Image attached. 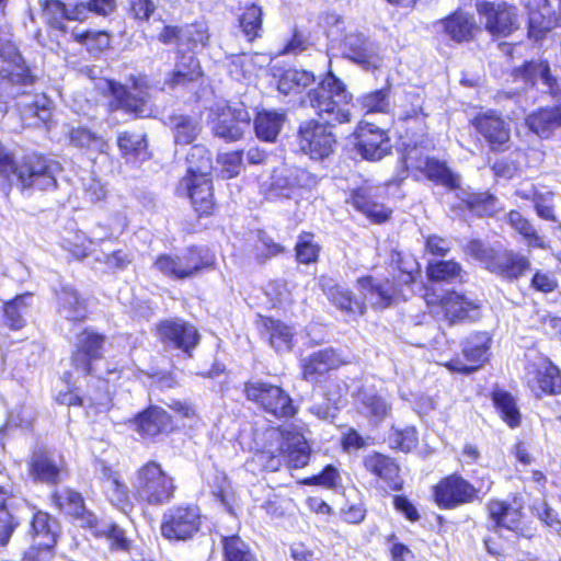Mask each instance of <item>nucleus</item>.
Wrapping results in <instances>:
<instances>
[{
	"mask_svg": "<svg viewBox=\"0 0 561 561\" xmlns=\"http://www.w3.org/2000/svg\"><path fill=\"white\" fill-rule=\"evenodd\" d=\"M393 278L398 279V285H390L386 279L380 282L371 276L359 278L358 289L365 299L377 308H387L400 297L405 299L402 286L412 284L420 274V264L411 254L394 252L391 255Z\"/></svg>",
	"mask_w": 561,
	"mask_h": 561,
	"instance_id": "nucleus-1",
	"label": "nucleus"
},
{
	"mask_svg": "<svg viewBox=\"0 0 561 561\" xmlns=\"http://www.w3.org/2000/svg\"><path fill=\"white\" fill-rule=\"evenodd\" d=\"M307 102L324 124L335 125L351 121V95L344 83L331 71L308 93Z\"/></svg>",
	"mask_w": 561,
	"mask_h": 561,
	"instance_id": "nucleus-2",
	"label": "nucleus"
},
{
	"mask_svg": "<svg viewBox=\"0 0 561 561\" xmlns=\"http://www.w3.org/2000/svg\"><path fill=\"white\" fill-rule=\"evenodd\" d=\"M60 171L58 162L41 156H30L20 165H15L12 156L0 146V176L9 179L13 174L24 188H54L57 184L56 175Z\"/></svg>",
	"mask_w": 561,
	"mask_h": 561,
	"instance_id": "nucleus-3",
	"label": "nucleus"
},
{
	"mask_svg": "<svg viewBox=\"0 0 561 561\" xmlns=\"http://www.w3.org/2000/svg\"><path fill=\"white\" fill-rule=\"evenodd\" d=\"M135 495L138 500L151 505L169 502L173 497V479L154 461L139 468L134 482Z\"/></svg>",
	"mask_w": 561,
	"mask_h": 561,
	"instance_id": "nucleus-4",
	"label": "nucleus"
},
{
	"mask_svg": "<svg viewBox=\"0 0 561 561\" xmlns=\"http://www.w3.org/2000/svg\"><path fill=\"white\" fill-rule=\"evenodd\" d=\"M244 392L249 400L276 417H289L296 413L290 397L278 386L263 381L248 382Z\"/></svg>",
	"mask_w": 561,
	"mask_h": 561,
	"instance_id": "nucleus-5",
	"label": "nucleus"
},
{
	"mask_svg": "<svg viewBox=\"0 0 561 561\" xmlns=\"http://www.w3.org/2000/svg\"><path fill=\"white\" fill-rule=\"evenodd\" d=\"M201 528V513L196 506H175L169 508L162 517L161 535L168 540H187Z\"/></svg>",
	"mask_w": 561,
	"mask_h": 561,
	"instance_id": "nucleus-6",
	"label": "nucleus"
},
{
	"mask_svg": "<svg viewBox=\"0 0 561 561\" xmlns=\"http://www.w3.org/2000/svg\"><path fill=\"white\" fill-rule=\"evenodd\" d=\"M211 113L213 131L225 140H239L250 126L251 116L243 104H217Z\"/></svg>",
	"mask_w": 561,
	"mask_h": 561,
	"instance_id": "nucleus-7",
	"label": "nucleus"
},
{
	"mask_svg": "<svg viewBox=\"0 0 561 561\" xmlns=\"http://www.w3.org/2000/svg\"><path fill=\"white\" fill-rule=\"evenodd\" d=\"M211 263V259L204 256L202 250L193 248L181 255L158 256L154 267L170 278L184 279L194 276Z\"/></svg>",
	"mask_w": 561,
	"mask_h": 561,
	"instance_id": "nucleus-8",
	"label": "nucleus"
},
{
	"mask_svg": "<svg viewBox=\"0 0 561 561\" xmlns=\"http://www.w3.org/2000/svg\"><path fill=\"white\" fill-rule=\"evenodd\" d=\"M434 501L444 510H451L478 499L476 486L458 474L442 479L434 486Z\"/></svg>",
	"mask_w": 561,
	"mask_h": 561,
	"instance_id": "nucleus-9",
	"label": "nucleus"
},
{
	"mask_svg": "<svg viewBox=\"0 0 561 561\" xmlns=\"http://www.w3.org/2000/svg\"><path fill=\"white\" fill-rule=\"evenodd\" d=\"M341 49L344 58L366 71H375L382 66L383 60L379 54L378 46L362 33H347L343 39Z\"/></svg>",
	"mask_w": 561,
	"mask_h": 561,
	"instance_id": "nucleus-10",
	"label": "nucleus"
},
{
	"mask_svg": "<svg viewBox=\"0 0 561 561\" xmlns=\"http://www.w3.org/2000/svg\"><path fill=\"white\" fill-rule=\"evenodd\" d=\"M298 144L310 158L323 159L333 152L336 140L324 124L309 121L299 128Z\"/></svg>",
	"mask_w": 561,
	"mask_h": 561,
	"instance_id": "nucleus-11",
	"label": "nucleus"
},
{
	"mask_svg": "<svg viewBox=\"0 0 561 561\" xmlns=\"http://www.w3.org/2000/svg\"><path fill=\"white\" fill-rule=\"evenodd\" d=\"M477 10L484 19L485 30L493 36H508L519 26L515 7L483 1L477 4Z\"/></svg>",
	"mask_w": 561,
	"mask_h": 561,
	"instance_id": "nucleus-12",
	"label": "nucleus"
},
{
	"mask_svg": "<svg viewBox=\"0 0 561 561\" xmlns=\"http://www.w3.org/2000/svg\"><path fill=\"white\" fill-rule=\"evenodd\" d=\"M471 124L491 150H505L511 139V128L500 114L491 110L481 112L472 118Z\"/></svg>",
	"mask_w": 561,
	"mask_h": 561,
	"instance_id": "nucleus-13",
	"label": "nucleus"
},
{
	"mask_svg": "<svg viewBox=\"0 0 561 561\" xmlns=\"http://www.w3.org/2000/svg\"><path fill=\"white\" fill-rule=\"evenodd\" d=\"M490 342L491 339L485 332L472 334L467 339L462 350L467 363L456 358L444 364L445 367L451 371L463 374L477 370L488 360Z\"/></svg>",
	"mask_w": 561,
	"mask_h": 561,
	"instance_id": "nucleus-14",
	"label": "nucleus"
},
{
	"mask_svg": "<svg viewBox=\"0 0 561 561\" xmlns=\"http://www.w3.org/2000/svg\"><path fill=\"white\" fill-rule=\"evenodd\" d=\"M356 138L357 150L366 160L377 161L390 152V139L378 126L360 123L356 129Z\"/></svg>",
	"mask_w": 561,
	"mask_h": 561,
	"instance_id": "nucleus-15",
	"label": "nucleus"
},
{
	"mask_svg": "<svg viewBox=\"0 0 561 561\" xmlns=\"http://www.w3.org/2000/svg\"><path fill=\"white\" fill-rule=\"evenodd\" d=\"M180 196H187L199 215L210 214L214 207L210 176H184L176 188Z\"/></svg>",
	"mask_w": 561,
	"mask_h": 561,
	"instance_id": "nucleus-16",
	"label": "nucleus"
},
{
	"mask_svg": "<svg viewBox=\"0 0 561 561\" xmlns=\"http://www.w3.org/2000/svg\"><path fill=\"white\" fill-rule=\"evenodd\" d=\"M104 337L93 331L84 330L77 342V350L71 357L72 366L79 375L85 376L94 371L93 364L101 358Z\"/></svg>",
	"mask_w": 561,
	"mask_h": 561,
	"instance_id": "nucleus-17",
	"label": "nucleus"
},
{
	"mask_svg": "<svg viewBox=\"0 0 561 561\" xmlns=\"http://www.w3.org/2000/svg\"><path fill=\"white\" fill-rule=\"evenodd\" d=\"M513 76L526 87H533L540 81L552 96H561V81L551 75L549 62L546 60L526 61L514 70Z\"/></svg>",
	"mask_w": 561,
	"mask_h": 561,
	"instance_id": "nucleus-18",
	"label": "nucleus"
},
{
	"mask_svg": "<svg viewBox=\"0 0 561 561\" xmlns=\"http://www.w3.org/2000/svg\"><path fill=\"white\" fill-rule=\"evenodd\" d=\"M62 469V461H58L55 455L45 448L35 449L28 460L30 476L35 481L47 484L58 483Z\"/></svg>",
	"mask_w": 561,
	"mask_h": 561,
	"instance_id": "nucleus-19",
	"label": "nucleus"
},
{
	"mask_svg": "<svg viewBox=\"0 0 561 561\" xmlns=\"http://www.w3.org/2000/svg\"><path fill=\"white\" fill-rule=\"evenodd\" d=\"M523 508L524 502L517 496H514L511 502L492 500L488 504L489 515L495 526L513 531L522 529Z\"/></svg>",
	"mask_w": 561,
	"mask_h": 561,
	"instance_id": "nucleus-20",
	"label": "nucleus"
},
{
	"mask_svg": "<svg viewBox=\"0 0 561 561\" xmlns=\"http://www.w3.org/2000/svg\"><path fill=\"white\" fill-rule=\"evenodd\" d=\"M158 334L163 343L188 352L198 343L199 335L193 325L183 321L165 320L158 325Z\"/></svg>",
	"mask_w": 561,
	"mask_h": 561,
	"instance_id": "nucleus-21",
	"label": "nucleus"
},
{
	"mask_svg": "<svg viewBox=\"0 0 561 561\" xmlns=\"http://www.w3.org/2000/svg\"><path fill=\"white\" fill-rule=\"evenodd\" d=\"M270 436L279 440V451L287 457L290 467L298 469L308 463L310 448L300 433L273 430Z\"/></svg>",
	"mask_w": 561,
	"mask_h": 561,
	"instance_id": "nucleus-22",
	"label": "nucleus"
},
{
	"mask_svg": "<svg viewBox=\"0 0 561 561\" xmlns=\"http://www.w3.org/2000/svg\"><path fill=\"white\" fill-rule=\"evenodd\" d=\"M30 534L33 539L31 547L50 553L57 542L59 524L56 518L45 512H37L32 519Z\"/></svg>",
	"mask_w": 561,
	"mask_h": 561,
	"instance_id": "nucleus-23",
	"label": "nucleus"
},
{
	"mask_svg": "<svg viewBox=\"0 0 561 561\" xmlns=\"http://www.w3.org/2000/svg\"><path fill=\"white\" fill-rule=\"evenodd\" d=\"M486 268L502 277L516 279L520 277L525 271L530 268L529 260L514 251L496 252L494 256L486 262Z\"/></svg>",
	"mask_w": 561,
	"mask_h": 561,
	"instance_id": "nucleus-24",
	"label": "nucleus"
},
{
	"mask_svg": "<svg viewBox=\"0 0 561 561\" xmlns=\"http://www.w3.org/2000/svg\"><path fill=\"white\" fill-rule=\"evenodd\" d=\"M111 90L117 96L119 106L126 112L136 116L150 115L149 93L142 79L135 81L129 91H125L123 88L116 89L113 84H111Z\"/></svg>",
	"mask_w": 561,
	"mask_h": 561,
	"instance_id": "nucleus-25",
	"label": "nucleus"
},
{
	"mask_svg": "<svg viewBox=\"0 0 561 561\" xmlns=\"http://www.w3.org/2000/svg\"><path fill=\"white\" fill-rule=\"evenodd\" d=\"M342 364V359L334 350L318 351L301 360L302 375L306 380L314 381L319 376L339 368Z\"/></svg>",
	"mask_w": 561,
	"mask_h": 561,
	"instance_id": "nucleus-26",
	"label": "nucleus"
},
{
	"mask_svg": "<svg viewBox=\"0 0 561 561\" xmlns=\"http://www.w3.org/2000/svg\"><path fill=\"white\" fill-rule=\"evenodd\" d=\"M358 400L362 413L375 425L381 423L391 411V403L387 396L373 389L366 387L360 389Z\"/></svg>",
	"mask_w": 561,
	"mask_h": 561,
	"instance_id": "nucleus-27",
	"label": "nucleus"
},
{
	"mask_svg": "<svg viewBox=\"0 0 561 561\" xmlns=\"http://www.w3.org/2000/svg\"><path fill=\"white\" fill-rule=\"evenodd\" d=\"M95 472L103 481V489L112 504L125 511L129 502V492L125 483L103 461L95 465Z\"/></svg>",
	"mask_w": 561,
	"mask_h": 561,
	"instance_id": "nucleus-28",
	"label": "nucleus"
},
{
	"mask_svg": "<svg viewBox=\"0 0 561 561\" xmlns=\"http://www.w3.org/2000/svg\"><path fill=\"white\" fill-rule=\"evenodd\" d=\"M477 308V305L463 296L457 293H448L439 300L433 312L436 317L443 314L444 319L451 325L458 320L469 318V312Z\"/></svg>",
	"mask_w": 561,
	"mask_h": 561,
	"instance_id": "nucleus-29",
	"label": "nucleus"
},
{
	"mask_svg": "<svg viewBox=\"0 0 561 561\" xmlns=\"http://www.w3.org/2000/svg\"><path fill=\"white\" fill-rule=\"evenodd\" d=\"M134 425L142 437H154L172 428L170 415L160 408H151L140 413L135 419Z\"/></svg>",
	"mask_w": 561,
	"mask_h": 561,
	"instance_id": "nucleus-30",
	"label": "nucleus"
},
{
	"mask_svg": "<svg viewBox=\"0 0 561 561\" xmlns=\"http://www.w3.org/2000/svg\"><path fill=\"white\" fill-rule=\"evenodd\" d=\"M321 287L329 300L341 310L350 314H363L365 312L364 302L355 299L348 289L333 284L332 279L323 277Z\"/></svg>",
	"mask_w": 561,
	"mask_h": 561,
	"instance_id": "nucleus-31",
	"label": "nucleus"
},
{
	"mask_svg": "<svg viewBox=\"0 0 561 561\" xmlns=\"http://www.w3.org/2000/svg\"><path fill=\"white\" fill-rule=\"evenodd\" d=\"M201 75L202 71L197 58L192 54L183 55L165 80V84L169 88L184 85L187 82L197 80Z\"/></svg>",
	"mask_w": 561,
	"mask_h": 561,
	"instance_id": "nucleus-32",
	"label": "nucleus"
},
{
	"mask_svg": "<svg viewBox=\"0 0 561 561\" xmlns=\"http://www.w3.org/2000/svg\"><path fill=\"white\" fill-rule=\"evenodd\" d=\"M526 124L536 135L546 138L553 128L561 126V106L535 112L526 118Z\"/></svg>",
	"mask_w": 561,
	"mask_h": 561,
	"instance_id": "nucleus-33",
	"label": "nucleus"
},
{
	"mask_svg": "<svg viewBox=\"0 0 561 561\" xmlns=\"http://www.w3.org/2000/svg\"><path fill=\"white\" fill-rule=\"evenodd\" d=\"M299 174L305 175V171L286 168L275 170L270 183V197L289 198L299 185Z\"/></svg>",
	"mask_w": 561,
	"mask_h": 561,
	"instance_id": "nucleus-34",
	"label": "nucleus"
},
{
	"mask_svg": "<svg viewBox=\"0 0 561 561\" xmlns=\"http://www.w3.org/2000/svg\"><path fill=\"white\" fill-rule=\"evenodd\" d=\"M285 114L276 111H262L254 119L256 136L264 141H275L283 124Z\"/></svg>",
	"mask_w": 561,
	"mask_h": 561,
	"instance_id": "nucleus-35",
	"label": "nucleus"
},
{
	"mask_svg": "<svg viewBox=\"0 0 561 561\" xmlns=\"http://www.w3.org/2000/svg\"><path fill=\"white\" fill-rule=\"evenodd\" d=\"M313 82V73L306 70L287 69L280 75L277 83V89L280 93L285 95L296 94L300 93L304 89H306Z\"/></svg>",
	"mask_w": 561,
	"mask_h": 561,
	"instance_id": "nucleus-36",
	"label": "nucleus"
},
{
	"mask_svg": "<svg viewBox=\"0 0 561 561\" xmlns=\"http://www.w3.org/2000/svg\"><path fill=\"white\" fill-rule=\"evenodd\" d=\"M32 300L33 295L25 293L4 304L3 311L7 325L14 330L21 329L25 323V317L28 314Z\"/></svg>",
	"mask_w": 561,
	"mask_h": 561,
	"instance_id": "nucleus-37",
	"label": "nucleus"
},
{
	"mask_svg": "<svg viewBox=\"0 0 561 561\" xmlns=\"http://www.w3.org/2000/svg\"><path fill=\"white\" fill-rule=\"evenodd\" d=\"M59 313L70 321H81L87 317L84 304L77 291L70 287H64L58 294Z\"/></svg>",
	"mask_w": 561,
	"mask_h": 561,
	"instance_id": "nucleus-38",
	"label": "nucleus"
},
{
	"mask_svg": "<svg viewBox=\"0 0 561 561\" xmlns=\"http://www.w3.org/2000/svg\"><path fill=\"white\" fill-rule=\"evenodd\" d=\"M106 238L107 234L99 236L95 232V230L92 231L91 238H88L82 231H76L69 233L68 237H64L61 245L72 256L77 259H82L88 255L92 244H98L99 242L105 240Z\"/></svg>",
	"mask_w": 561,
	"mask_h": 561,
	"instance_id": "nucleus-39",
	"label": "nucleus"
},
{
	"mask_svg": "<svg viewBox=\"0 0 561 561\" xmlns=\"http://www.w3.org/2000/svg\"><path fill=\"white\" fill-rule=\"evenodd\" d=\"M259 54H241L232 57L229 64V72L237 80H247L255 76L257 69L262 67Z\"/></svg>",
	"mask_w": 561,
	"mask_h": 561,
	"instance_id": "nucleus-40",
	"label": "nucleus"
},
{
	"mask_svg": "<svg viewBox=\"0 0 561 561\" xmlns=\"http://www.w3.org/2000/svg\"><path fill=\"white\" fill-rule=\"evenodd\" d=\"M445 32L456 42L468 41L474 28L471 16L463 13H455L443 21Z\"/></svg>",
	"mask_w": 561,
	"mask_h": 561,
	"instance_id": "nucleus-41",
	"label": "nucleus"
},
{
	"mask_svg": "<svg viewBox=\"0 0 561 561\" xmlns=\"http://www.w3.org/2000/svg\"><path fill=\"white\" fill-rule=\"evenodd\" d=\"M171 125L176 145L193 142L201 130L198 122L185 115L171 117Z\"/></svg>",
	"mask_w": 561,
	"mask_h": 561,
	"instance_id": "nucleus-42",
	"label": "nucleus"
},
{
	"mask_svg": "<svg viewBox=\"0 0 561 561\" xmlns=\"http://www.w3.org/2000/svg\"><path fill=\"white\" fill-rule=\"evenodd\" d=\"M421 172L431 181L442 184L446 187L454 188L458 186V178L446 167L445 163L426 159Z\"/></svg>",
	"mask_w": 561,
	"mask_h": 561,
	"instance_id": "nucleus-43",
	"label": "nucleus"
},
{
	"mask_svg": "<svg viewBox=\"0 0 561 561\" xmlns=\"http://www.w3.org/2000/svg\"><path fill=\"white\" fill-rule=\"evenodd\" d=\"M538 389L542 393L561 392V370L550 362H545L537 371Z\"/></svg>",
	"mask_w": 561,
	"mask_h": 561,
	"instance_id": "nucleus-44",
	"label": "nucleus"
},
{
	"mask_svg": "<svg viewBox=\"0 0 561 561\" xmlns=\"http://www.w3.org/2000/svg\"><path fill=\"white\" fill-rule=\"evenodd\" d=\"M262 9L256 4H251L244 9L239 16V25L249 42L261 36L262 31Z\"/></svg>",
	"mask_w": 561,
	"mask_h": 561,
	"instance_id": "nucleus-45",
	"label": "nucleus"
},
{
	"mask_svg": "<svg viewBox=\"0 0 561 561\" xmlns=\"http://www.w3.org/2000/svg\"><path fill=\"white\" fill-rule=\"evenodd\" d=\"M270 334V343L277 352H287L293 347V332L285 323L268 319L265 322Z\"/></svg>",
	"mask_w": 561,
	"mask_h": 561,
	"instance_id": "nucleus-46",
	"label": "nucleus"
},
{
	"mask_svg": "<svg viewBox=\"0 0 561 561\" xmlns=\"http://www.w3.org/2000/svg\"><path fill=\"white\" fill-rule=\"evenodd\" d=\"M187 160V174L185 176H210L211 159L203 146H193L186 157Z\"/></svg>",
	"mask_w": 561,
	"mask_h": 561,
	"instance_id": "nucleus-47",
	"label": "nucleus"
},
{
	"mask_svg": "<svg viewBox=\"0 0 561 561\" xmlns=\"http://www.w3.org/2000/svg\"><path fill=\"white\" fill-rule=\"evenodd\" d=\"M73 39L85 46L91 54H99L111 45V35L104 31H73Z\"/></svg>",
	"mask_w": 561,
	"mask_h": 561,
	"instance_id": "nucleus-48",
	"label": "nucleus"
},
{
	"mask_svg": "<svg viewBox=\"0 0 561 561\" xmlns=\"http://www.w3.org/2000/svg\"><path fill=\"white\" fill-rule=\"evenodd\" d=\"M493 401L501 413L502 419L511 426H517L520 422V414L514 398L502 390L493 392Z\"/></svg>",
	"mask_w": 561,
	"mask_h": 561,
	"instance_id": "nucleus-49",
	"label": "nucleus"
},
{
	"mask_svg": "<svg viewBox=\"0 0 561 561\" xmlns=\"http://www.w3.org/2000/svg\"><path fill=\"white\" fill-rule=\"evenodd\" d=\"M71 144L77 147L87 148L95 152H104L107 148L106 141L84 127L72 128L69 131Z\"/></svg>",
	"mask_w": 561,
	"mask_h": 561,
	"instance_id": "nucleus-50",
	"label": "nucleus"
},
{
	"mask_svg": "<svg viewBox=\"0 0 561 561\" xmlns=\"http://www.w3.org/2000/svg\"><path fill=\"white\" fill-rule=\"evenodd\" d=\"M423 99L415 93H405L396 105L393 115L402 122L417 118L422 115Z\"/></svg>",
	"mask_w": 561,
	"mask_h": 561,
	"instance_id": "nucleus-51",
	"label": "nucleus"
},
{
	"mask_svg": "<svg viewBox=\"0 0 561 561\" xmlns=\"http://www.w3.org/2000/svg\"><path fill=\"white\" fill-rule=\"evenodd\" d=\"M366 113H389L391 110L390 89L383 88L364 94L359 99Z\"/></svg>",
	"mask_w": 561,
	"mask_h": 561,
	"instance_id": "nucleus-52",
	"label": "nucleus"
},
{
	"mask_svg": "<svg viewBox=\"0 0 561 561\" xmlns=\"http://www.w3.org/2000/svg\"><path fill=\"white\" fill-rule=\"evenodd\" d=\"M510 225L519 232L527 241L528 247L545 249L546 244L540 236L536 232L530 222L525 219L518 211L508 214Z\"/></svg>",
	"mask_w": 561,
	"mask_h": 561,
	"instance_id": "nucleus-53",
	"label": "nucleus"
},
{
	"mask_svg": "<svg viewBox=\"0 0 561 561\" xmlns=\"http://www.w3.org/2000/svg\"><path fill=\"white\" fill-rule=\"evenodd\" d=\"M462 201L479 216H491L496 210V198L489 193H465Z\"/></svg>",
	"mask_w": 561,
	"mask_h": 561,
	"instance_id": "nucleus-54",
	"label": "nucleus"
},
{
	"mask_svg": "<svg viewBox=\"0 0 561 561\" xmlns=\"http://www.w3.org/2000/svg\"><path fill=\"white\" fill-rule=\"evenodd\" d=\"M53 500L59 508L73 516L80 515L85 508L81 494L70 489L55 492Z\"/></svg>",
	"mask_w": 561,
	"mask_h": 561,
	"instance_id": "nucleus-55",
	"label": "nucleus"
},
{
	"mask_svg": "<svg viewBox=\"0 0 561 561\" xmlns=\"http://www.w3.org/2000/svg\"><path fill=\"white\" fill-rule=\"evenodd\" d=\"M364 465L368 471L382 479H390L397 474L394 462L381 454L374 453L366 456Z\"/></svg>",
	"mask_w": 561,
	"mask_h": 561,
	"instance_id": "nucleus-56",
	"label": "nucleus"
},
{
	"mask_svg": "<svg viewBox=\"0 0 561 561\" xmlns=\"http://www.w3.org/2000/svg\"><path fill=\"white\" fill-rule=\"evenodd\" d=\"M226 561H256L248 545L238 536L224 539Z\"/></svg>",
	"mask_w": 561,
	"mask_h": 561,
	"instance_id": "nucleus-57",
	"label": "nucleus"
},
{
	"mask_svg": "<svg viewBox=\"0 0 561 561\" xmlns=\"http://www.w3.org/2000/svg\"><path fill=\"white\" fill-rule=\"evenodd\" d=\"M21 516L11 505L0 506V546H5L20 524Z\"/></svg>",
	"mask_w": 561,
	"mask_h": 561,
	"instance_id": "nucleus-58",
	"label": "nucleus"
},
{
	"mask_svg": "<svg viewBox=\"0 0 561 561\" xmlns=\"http://www.w3.org/2000/svg\"><path fill=\"white\" fill-rule=\"evenodd\" d=\"M552 27V21L549 16V9L545 5L539 11H529L528 35L535 41H539Z\"/></svg>",
	"mask_w": 561,
	"mask_h": 561,
	"instance_id": "nucleus-59",
	"label": "nucleus"
},
{
	"mask_svg": "<svg viewBox=\"0 0 561 561\" xmlns=\"http://www.w3.org/2000/svg\"><path fill=\"white\" fill-rule=\"evenodd\" d=\"M461 266L455 261H440L431 263L427 267L428 277L432 280H453L461 275Z\"/></svg>",
	"mask_w": 561,
	"mask_h": 561,
	"instance_id": "nucleus-60",
	"label": "nucleus"
},
{
	"mask_svg": "<svg viewBox=\"0 0 561 561\" xmlns=\"http://www.w3.org/2000/svg\"><path fill=\"white\" fill-rule=\"evenodd\" d=\"M363 197L364 195L360 193L352 194V204L358 211L363 213L367 218L375 222H382L389 218L390 210L386 208L382 204L371 202L370 207H366V205L362 201Z\"/></svg>",
	"mask_w": 561,
	"mask_h": 561,
	"instance_id": "nucleus-61",
	"label": "nucleus"
},
{
	"mask_svg": "<svg viewBox=\"0 0 561 561\" xmlns=\"http://www.w3.org/2000/svg\"><path fill=\"white\" fill-rule=\"evenodd\" d=\"M320 247L313 241L311 233H302L296 244V257L299 263L310 264L317 262Z\"/></svg>",
	"mask_w": 561,
	"mask_h": 561,
	"instance_id": "nucleus-62",
	"label": "nucleus"
},
{
	"mask_svg": "<svg viewBox=\"0 0 561 561\" xmlns=\"http://www.w3.org/2000/svg\"><path fill=\"white\" fill-rule=\"evenodd\" d=\"M182 33L183 45L191 47L205 46L209 39V28L205 21H197L184 26Z\"/></svg>",
	"mask_w": 561,
	"mask_h": 561,
	"instance_id": "nucleus-63",
	"label": "nucleus"
},
{
	"mask_svg": "<svg viewBox=\"0 0 561 561\" xmlns=\"http://www.w3.org/2000/svg\"><path fill=\"white\" fill-rule=\"evenodd\" d=\"M43 13L48 22L58 28L62 27L66 20L67 7L59 0H39Z\"/></svg>",
	"mask_w": 561,
	"mask_h": 561,
	"instance_id": "nucleus-64",
	"label": "nucleus"
}]
</instances>
